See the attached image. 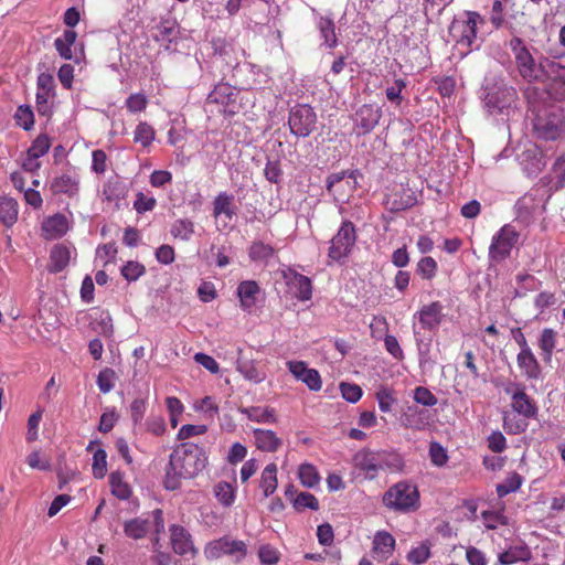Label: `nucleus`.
Returning a JSON list of instances; mask_svg holds the SVG:
<instances>
[{
  "label": "nucleus",
  "mask_w": 565,
  "mask_h": 565,
  "mask_svg": "<svg viewBox=\"0 0 565 565\" xmlns=\"http://www.w3.org/2000/svg\"><path fill=\"white\" fill-rule=\"evenodd\" d=\"M278 486L277 466L276 463H268L260 476L259 488L266 498L271 495Z\"/></svg>",
  "instance_id": "obj_36"
},
{
  "label": "nucleus",
  "mask_w": 565,
  "mask_h": 565,
  "mask_svg": "<svg viewBox=\"0 0 565 565\" xmlns=\"http://www.w3.org/2000/svg\"><path fill=\"white\" fill-rule=\"evenodd\" d=\"M235 93L232 86L227 84H218L207 96L209 104H217L223 106V111L235 102Z\"/></svg>",
  "instance_id": "obj_32"
},
{
  "label": "nucleus",
  "mask_w": 565,
  "mask_h": 565,
  "mask_svg": "<svg viewBox=\"0 0 565 565\" xmlns=\"http://www.w3.org/2000/svg\"><path fill=\"white\" fill-rule=\"evenodd\" d=\"M530 552L524 547L509 548L508 551L499 555V562L502 565L514 564L519 561H525L529 558Z\"/></svg>",
  "instance_id": "obj_52"
},
{
  "label": "nucleus",
  "mask_w": 565,
  "mask_h": 565,
  "mask_svg": "<svg viewBox=\"0 0 565 565\" xmlns=\"http://www.w3.org/2000/svg\"><path fill=\"white\" fill-rule=\"evenodd\" d=\"M41 231L45 239L60 238L68 231V221L65 215L56 213L42 222Z\"/></svg>",
  "instance_id": "obj_23"
},
{
  "label": "nucleus",
  "mask_w": 565,
  "mask_h": 565,
  "mask_svg": "<svg viewBox=\"0 0 565 565\" xmlns=\"http://www.w3.org/2000/svg\"><path fill=\"white\" fill-rule=\"evenodd\" d=\"M395 537L387 531H377L372 543V556L379 562L390 558L395 550Z\"/></svg>",
  "instance_id": "obj_19"
},
{
  "label": "nucleus",
  "mask_w": 565,
  "mask_h": 565,
  "mask_svg": "<svg viewBox=\"0 0 565 565\" xmlns=\"http://www.w3.org/2000/svg\"><path fill=\"white\" fill-rule=\"evenodd\" d=\"M145 273H146L145 266L138 262H132V260L128 262L121 268V275L128 281H136Z\"/></svg>",
  "instance_id": "obj_58"
},
{
  "label": "nucleus",
  "mask_w": 565,
  "mask_h": 565,
  "mask_svg": "<svg viewBox=\"0 0 565 565\" xmlns=\"http://www.w3.org/2000/svg\"><path fill=\"white\" fill-rule=\"evenodd\" d=\"M413 334L416 343L418 364L420 370L431 372L437 364V360L431 355V338L423 334L418 329L417 324H413Z\"/></svg>",
  "instance_id": "obj_16"
},
{
  "label": "nucleus",
  "mask_w": 565,
  "mask_h": 565,
  "mask_svg": "<svg viewBox=\"0 0 565 565\" xmlns=\"http://www.w3.org/2000/svg\"><path fill=\"white\" fill-rule=\"evenodd\" d=\"M359 170H344L331 173L326 180L327 191L337 202H345L358 188Z\"/></svg>",
  "instance_id": "obj_6"
},
{
  "label": "nucleus",
  "mask_w": 565,
  "mask_h": 565,
  "mask_svg": "<svg viewBox=\"0 0 565 565\" xmlns=\"http://www.w3.org/2000/svg\"><path fill=\"white\" fill-rule=\"evenodd\" d=\"M516 100L518 93L511 86H500L494 90H490L484 98L486 107L492 115H510V111L516 106Z\"/></svg>",
  "instance_id": "obj_11"
},
{
  "label": "nucleus",
  "mask_w": 565,
  "mask_h": 565,
  "mask_svg": "<svg viewBox=\"0 0 565 565\" xmlns=\"http://www.w3.org/2000/svg\"><path fill=\"white\" fill-rule=\"evenodd\" d=\"M413 398L417 404L431 407L438 402L437 397L424 386H418L414 390Z\"/></svg>",
  "instance_id": "obj_59"
},
{
  "label": "nucleus",
  "mask_w": 565,
  "mask_h": 565,
  "mask_svg": "<svg viewBox=\"0 0 565 565\" xmlns=\"http://www.w3.org/2000/svg\"><path fill=\"white\" fill-rule=\"evenodd\" d=\"M154 129L146 121H141L137 125L134 132V141L141 143L143 147H148L154 140Z\"/></svg>",
  "instance_id": "obj_49"
},
{
  "label": "nucleus",
  "mask_w": 565,
  "mask_h": 565,
  "mask_svg": "<svg viewBox=\"0 0 565 565\" xmlns=\"http://www.w3.org/2000/svg\"><path fill=\"white\" fill-rule=\"evenodd\" d=\"M516 364L522 375L527 380H539L541 377L542 367L532 349L519 352L516 355Z\"/></svg>",
  "instance_id": "obj_24"
},
{
  "label": "nucleus",
  "mask_w": 565,
  "mask_h": 565,
  "mask_svg": "<svg viewBox=\"0 0 565 565\" xmlns=\"http://www.w3.org/2000/svg\"><path fill=\"white\" fill-rule=\"evenodd\" d=\"M376 401L379 403V408L383 413H388L392 409L393 404L396 402L395 397L393 396L392 390L382 386L376 392Z\"/></svg>",
  "instance_id": "obj_56"
},
{
  "label": "nucleus",
  "mask_w": 565,
  "mask_h": 565,
  "mask_svg": "<svg viewBox=\"0 0 565 565\" xmlns=\"http://www.w3.org/2000/svg\"><path fill=\"white\" fill-rule=\"evenodd\" d=\"M111 492L120 500L129 498L131 491L129 486L124 481L122 475L118 471L111 472L109 477Z\"/></svg>",
  "instance_id": "obj_45"
},
{
  "label": "nucleus",
  "mask_w": 565,
  "mask_h": 565,
  "mask_svg": "<svg viewBox=\"0 0 565 565\" xmlns=\"http://www.w3.org/2000/svg\"><path fill=\"white\" fill-rule=\"evenodd\" d=\"M316 124L317 115L311 106L300 104L290 109L288 125L296 137H308L316 129Z\"/></svg>",
  "instance_id": "obj_10"
},
{
  "label": "nucleus",
  "mask_w": 565,
  "mask_h": 565,
  "mask_svg": "<svg viewBox=\"0 0 565 565\" xmlns=\"http://www.w3.org/2000/svg\"><path fill=\"white\" fill-rule=\"evenodd\" d=\"M520 233L511 224L503 225L491 239L489 246V257L491 260L500 263L511 255L512 248L518 244Z\"/></svg>",
  "instance_id": "obj_8"
},
{
  "label": "nucleus",
  "mask_w": 565,
  "mask_h": 565,
  "mask_svg": "<svg viewBox=\"0 0 565 565\" xmlns=\"http://www.w3.org/2000/svg\"><path fill=\"white\" fill-rule=\"evenodd\" d=\"M274 255V248L262 242L254 243L249 250L253 260H268Z\"/></svg>",
  "instance_id": "obj_60"
},
{
  "label": "nucleus",
  "mask_w": 565,
  "mask_h": 565,
  "mask_svg": "<svg viewBox=\"0 0 565 565\" xmlns=\"http://www.w3.org/2000/svg\"><path fill=\"white\" fill-rule=\"evenodd\" d=\"M247 555V545L244 541L223 536L209 542L204 547V556L210 559H218L223 556L231 557L235 563H241Z\"/></svg>",
  "instance_id": "obj_5"
},
{
  "label": "nucleus",
  "mask_w": 565,
  "mask_h": 565,
  "mask_svg": "<svg viewBox=\"0 0 565 565\" xmlns=\"http://www.w3.org/2000/svg\"><path fill=\"white\" fill-rule=\"evenodd\" d=\"M533 132L536 138L545 141L564 139L565 109L553 105L539 110L533 120Z\"/></svg>",
  "instance_id": "obj_2"
},
{
  "label": "nucleus",
  "mask_w": 565,
  "mask_h": 565,
  "mask_svg": "<svg viewBox=\"0 0 565 565\" xmlns=\"http://www.w3.org/2000/svg\"><path fill=\"white\" fill-rule=\"evenodd\" d=\"M523 482V478L518 472H511L502 483L497 486V493L500 498L511 492L518 491Z\"/></svg>",
  "instance_id": "obj_46"
},
{
  "label": "nucleus",
  "mask_w": 565,
  "mask_h": 565,
  "mask_svg": "<svg viewBox=\"0 0 565 565\" xmlns=\"http://www.w3.org/2000/svg\"><path fill=\"white\" fill-rule=\"evenodd\" d=\"M289 372L297 380L307 385L311 391L318 392L322 387V381L319 372L308 367L303 361H288L286 363Z\"/></svg>",
  "instance_id": "obj_15"
},
{
  "label": "nucleus",
  "mask_w": 565,
  "mask_h": 565,
  "mask_svg": "<svg viewBox=\"0 0 565 565\" xmlns=\"http://www.w3.org/2000/svg\"><path fill=\"white\" fill-rule=\"evenodd\" d=\"M557 332L551 328H544L539 337L537 344L542 351L543 361L550 363L553 351L556 348Z\"/></svg>",
  "instance_id": "obj_33"
},
{
  "label": "nucleus",
  "mask_w": 565,
  "mask_h": 565,
  "mask_svg": "<svg viewBox=\"0 0 565 565\" xmlns=\"http://www.w3.org/2000/svg\"><path fill=\"white\" fill-rule=\"evenodd\" d=\"M97 385L100 392L109 393L115 386V372L110 369L100 371L97 376Z\"/></svg>",
  "instance_id": "obj_63"
},
{
  "label": "nucleus",
  "mask_w": 565,
  "mask_h": 565,
  "mask_svg": "<svg viewBox=\"0 0 565 565\" xmlns=\"http://www.w3.org/2000/svg\"><path fill=\"white\" fill-rule=\"evenodd\" d=\"M149 531V523L142 519H132L125 523L124 532L125 534L134 540H139L146 536Z\"/></svg>",
  "instance_id": "obj_43"
},
{
  "label": "nucleus",
  "mask_w": 565,
  "mask_h": 565,
  "mask_svg": "<svg viewBox=\"0 0 565 565\" xmlns=\"http://www.w3.org/2000/svg\"><path fill=\"white\" fill-rule=\"evenodd\" d=\"M147 105H148V99L141 93L131 94L126 99V107L132 114L143 111L147 108Z\"/></svg>",
  "instance_id": "obj_62"
},
{
  "label": "nucleus",
  "mask_w": 565,
  "mask_h": 565,
  "mask_svg": "<svg viewBox=\"0 0 565 565\" xmlns=\"http://www.w3.org/2000/svg\"><path fill=\"white\" fill-rule=\"evenodd\" d=\"M355 242L354 224L351 221H343L337 234L330 241L328 257L332 262H343L351 254Z\"/></svg>",
  "instance_id": "obj_7"
},
{
  "label": "nucleus",
  "mask_w": 565,
  "mask_h": 565,
  "mask_svg": "<svg viewBox=\"0 0 565 565\" xmlns=\"http://www.w3.org/2000/svg\"><path fill=\"white\" fill-rule=\"evenodd\" d=\"M214 494L224 507H231L234 503L235 489L228 482L221 481L215 484Z\"/></svg>",
  "instance_id": "obj_48"
},
{
  "label": "nucleus",
  "mask_w": 565,
  "mask_h": 565,
  "mask_svg": "<svg viewBox=\"0 0 565 565\" xmlns=\"http://www.w3.org/2000/svg\"><path fill=\"white\" fill-rule=\"evenodd\" d=\"M55 93L36 90L35 106L40 116L50 118L54 109Z\"/></svg>",
  "instance_id": "obj_39"
},
{
  "label": "nucleus",
  "mask_w": 565,
  "mask_h": 565,
  "mask_svg": "<svg viewBox=\"0 0 565 565\" xmlns=\"http://www.w3.org/2000/svg\"><path fill=\"white\" fill-rule=\"evenodd\" d=\"M551 183L556 190L565 188V151L556 157L552 166Z\"/></svg>",
  "instance_id": "obj_41"
},
{
  "label": "nucleus",
  "mask_w": 565,
  "mask_h": 565,
  "mask_svg": "<svg viewBox=\"0 0 565 565\" xmlns=\"http://www.w3.org/2000/svg\"><path fill=\"white\" fill-rule=\"evenodd\" d=\"M194 233V224L188 218L177 220L171 227V234L175 238L189 241Z\"/></svg>",
  "instance_id": "obj_50"
},
{
  "label": "nucleus",
  "mask_w": 565,
  "mask_h": 565,
  "mask_svg": "<svg viewBox=\"0 0 565 565\" xmlns=\"http://www.w3.org/2000/svg\"><path fill=\"white\" fill-rule=\"evenodd\" d=\"M79 175L75 171L63 172L56 175L51 183V190L55 194H65L71 198L76 196L79 192Z\"/></svg>",
  "instance_id": "obj_20"
},
{
  "label": "nucleus",
  "mask_w": 565,
  "mask_h": 565,
  "mask_svg": "<svg viewBox=\"0 0 565 565\" xmlns=\"http://www.w3.org/2000/svg\"><path fill=\"white\" fill-rule=\"evenodd\" d=\"M481 20L477 12H465L463 15L454 19L448 33L449 36L460 45L471 46L477 38V23Z\"/></svg>",
  "instance_id": "obj_9"
},
{
  "label": "nucleus",
  "mask_w": 565,
  "mask_h": 565,
  "mask_svg": "<svg viewBox=\"0 0 565 565\" xmlns=\"http://www.w3.org/2000/svg\"><path fill=\"white\" fill-rule=\"evenodd\" d=\"M207 456L202 447L193 443L180 444L170 455L164 480L166 488L178 489L181 479L194 478L205 468Z\"/></svg>",
  "instance_id": "obj_1"
},
{
  "label": "nucleus",
  "mask_w": 565,
  "mask_h": 565,
  "mask_svg": "<svg viewBox=\"0 0 565 565\" xmlns=\"http://www.w3.org/2000/svg\"><path fill=\"white\" fill-rule=\"evenodd\" d=\"M417 273L424 279H431L437 273V263L433 257H424L417 264Z\"/></svg>",
  "instance_id": "obj_61"
},
{
  "label": "nucleus",
  "mask_w": 565,
  "mask_h": 565,
  "mask_svg": "<svg viewBox=\"0 0 565 565\" xmlns=\"http://www.w3.org/2000/svg\"><path fill=\"white\" fill-rule=\"evenodd\" d=\"M93 475L95 478L102 479L107 473V454L104 449H97L93 455Z\"/></svg>",
  "instance_id": "obj_53"
},
{
  "label": "nucleus",
  "mask_w": 565,
  "mask_h": 565,
  "mask_svg": "<svg viewBox=\"0 0 565 565\" xmlns=\"http://www.w3.org/2000/svg\"><path fill=\"white\" fill-rule=\"evenodd\" d=\"M236 370L245 380L253 383H260L266 379V374L260 372L253 361L237 360Z\"/></svg>",
  "instance_id": "obj_38"
},
{
  "label": "nucleus",
  "mask_w": 565,
  "mask_h": 565,
  "mask_svg": "<svg viewBox=\"0 0 565 565\" xmlns=\"http://www.w3.org/2000/svg\"><path fill=\"white\" fill-rule=\"evenodd\" d=\"M284 278L297 299L306 301L311 298L312 285L307 276L288 268L284 271Z\"/></svg>",
  "instance_id": "obj_18"
},
{
  "label": "nucleus",
  "mask_w": 565,
  "mask_h": 565,
  "mask_svg": "<svg viewBox=\"0 0 565 565\" xmlns=\"http://www.w3.org/2000/svg\"><path fill=\"white\" fill-rule=\"evenodd\" d=\"M252 434L254 437V444L260 451L275 452L282 445L281 438L270 429L255 428Z\"/></svg>",
  "instance_id": "obj_26"
},
{
  "label": "nucleus",
  "mask_w": 565,
  "mask_h": 565,
  "mask_svg": "<svg viewBox=\"0 0 565 565\" xmlns=\"http://www.w3.org/2000/svg\"><path fill=\"white\" fill-rule=\"evenodd\" d=\"M222 215L230 221L235 215L234 195L227 192H220L213 201V216L217 218Z\"/></svg>",
  "instance_id": "obj_31"
},
{
  "label": "nucleus",
  "mask_w": 565,
  "mask_h": 565,
  "mask_svg": "<svg viewBox=\"0 0 565 565\" xmlns=\"http://www.w3.org/2000/svg\"><path fill=\"white\" fill-rule=\"evenodd\" d=\"M19 215V204L10 196L0 195V223L6 227H11Z\"/></svg>",
  "instance_id": "obj_30"
},
{
  "label": "nucleus",
  "mask_w": 565,
  "mask_h": 565,
  "mask_svg": "<svg viewBox=\"0 0 565 565\" xmlns=\"http://www.w3.org/2000/svg\"><path fill=\"white\" fill-rule=\"evenodd\" d=\"M300 483L309 489L316 488L320 483V475L317 468L311 463H302L298 469Z\"/></svg>",
  "instance_id": "obj_40"
},
{
  "label": "nucleus",
  "mask_w": 565,
  "mask_h": 565,
  "mask_svg": "<svg viewBox=\"0 0 565 565\" xmlns=\"http://www.w3.org/2000/svg\"><path fill=\"white\" fill-rule=\"evenodd\" d=\"M242 413L246 415L249 420L262 423V424H275L277 423V416L275 409L271 407L252 406L242 409Z\"/></svg>",
  "instance_id": "obj_34"
},
{
  "label": "nucleus",
  "mask_w": 565,
  "mask_h": 565,
  "mask_svg": "<svg viewBox=\"0 0 565 565\" xmlns=\"http://www.w3.org/2000/svg\"><path fill=\"white\" fill-rule=\"evenodd\" d=\"M340 391L342 397L350 403L359 402L363 394L362 388L358 384L352 383H341Z\"/></svg>",
  "instance_id": "obj_64"
},
{
  "label": "nucleus",
  "mask_w": 565,
  "mask_h": 565,
  "mask_svg": "<svg viewBox=\"0 0 565 565\" xmlns=\"http://www.w3.org/2000/svg\"><path fill=\"white\" fill-rule=\"evenodd\" d=\"M259 294V286L254 280L242 281L237 287V296L241 301V307L244 310H250L257 300Z\"/></svg>",
  "instance_id": "obj_29"
},
{
  "label": "nucleus",
  "mask_w": 565,
  "mask_h": 565,
  "mask_svg": "<svg viewBox=\"0 0 565 565\" xmlns=\"http://www.w3.org/2000/svg\"><path fill=\"white\" fill-rule=\"evenodd\" d=\"M429 458L434 466L444 467L448 461L447 450L437 441L429 445Z\"/></svg>",
  "instance_id": "obj_54"
},
{
  "label": "nucleus",
  "mask_w": 565,
  "mask_h": 565,
  "mask_svg": "<svg viewBox=\"0 0 565 565\" xmlns=\"http://www.w3.org/2000/svg\"><path fill=\"white\" fill-rule=\"evenodd\" d=\"M509 46L514 54L520 75L530 83L542 82V73L545 61L536 64L523 40L518 36H513L510 40Z\"/></svg>",
  "instance_id": "obj_4"
},
{
  "label": "nucleus",
  "mask_w": 565,
  "mask_h": 565,
  "mask_svg": "<svg viewBox=\"0 0 565 565\" xmlns=\"http://www.w3.org/2000/svg\"><path fill=\"white\" fill-rule=\"evenodd\" d=\"M522 164L529 177H535L544 169L545 161L541 152L529 150L523 153Z\"/></svg>",
  "instance_id": "obj_37"
},
{
  "label": "nucleus",
  "mask_w": 565,
  "mask_h": 565,
  "mask_svg": "<svg viewBox=\"0 0 565 565\" xmlns=\"http://www.w3.org/2000/svg\"><path fill=\"white\" fill-rule=\"evenodd\" d=\"M292 505L297 511H303L306 509L318 510V499L309 492H300L292 500Z\"/></svg>",
  "instance_id": "obj_51"
},
{
  "label": "nucleus",
  "mask_w": 565,
  "mask_h": 565,
  "mask_svg": "<svg viewBox=\"0 0 565 565\" xmlns=\"http://www.w3.org/2000/svg\"><path fill=\"white\" fill-rule=\"evenodd\" d=\"M430 556V548L427 544L423 543L413 547L408 554L407 559L414 565L424 564Z\"/></svg>",
  "instance_id": "obj_57"
},
{
  "label": "nucleus",
  "mask_w": 565,
  "mask_h": 565,
  "mask_svg": "<svg viewBox=\"0 0 565 565\" xmlns=\"http://www.w3.org/2000/svg\"><path fill=\"white\" fill-rule=\"evenodd\" d=\"M354 467L365 473V478L373 480L384 467L390 463L384 459V454L370 451L366 449L358 451L353 457Z\"/></svg>",
  "instance_id": "obj_12"
},
{
  "label": "nucleus",
  "mask_w": 565,
  "mask_h": 565,
  "mask_svg": "<svg viewBox=\"0 0 565 565\" xmlns=\"http://www.w3.org/2000/svg\"><path fill=\"white\" fill-rule=\"evenodd\" d=\"M76 39V32L72 29H68L65 30L61 36L54 40V46L62 58H73L72 46L75 44Z\"/></svg>",
  "instance_id": "obj_35"
},
{
  "label": "nucleus",
  "mask_w": 565,
  "mask_h": 565,
  "mask_svg": "<svg viewBox=\"0 0 565 565\" xmlns=\"http://www.w3.org/2000/svg\"><path fill=\"white\" fill-rule=\"evenodd\" d=\"M157 200L152 195L145 194L143 192H138L136 194V200L134 202V209L139 214H143L146 212H150L156 207Z\"/></svg>",
  "instance_id": "obj_55"
},
{
  "label": "nucleus",
  "mask_w": 565,
  "mask_h": 565,
  "mask_svg": "<svg viewBox=\"0 0 565 565\" xmlns=\"http://www.w3.org/2000/svg\"><path fill=\"white\" fill-rule=\"evenodd\" d=\"M180 28L174 20H164L157 26V33L154 38L160 42L167 50L170 45L179 39Z\"/></svg>",
  "instance_id": "obj_28"
},
{
  "label": "nucleus",
  "mask_w": 565,
  "mask_h": 565,
  "mask_svg": "<svg viewBox=\"0 0 565 565\" xmlns=\"http://www.w3.org/2000/svg\"><path fill=\"white\" fill-rule=\"evenodd\" d=\"M419 491L416 484L409 481H399L391 486L383 495V504L388 510L411 513L420 505Z\"/></svg>",
  "instance_id": "obj_3"
},
{
  "label": "nucleus",
  "mask_w": 565,
  "mask_h": 565,
  "mask_svg": "<svg viewBox=\"0 0 565 565\" xmlns=\"http://www.w3.org/2000/svg\"><path fill=\"white\" fill-rule=\"evenodd\" d=\"M413 318L418 321L417 329L420 332L422 330L435 331L445 318L444 305L440 301H431L420 307Z\"/></svg>",
  "instance_id": "obj_13"
},
{
  "label": "nucleus",
  "mask_w": 565,
  "mask_h": 565,
  "mask_svg": "<svg viewBox=\"0 0 565 565\" xmlns=\"http://www.w3.org/2000/svg\"><path fill=\"white\" fill-rule=\"evenodd\" d=\"M15 124L29 131L34 127V113L30 105H20L14 114Z\"/></svg>",
  "instance_id": "obj_44"
},
{
  "label": "nucleus",
  "mask_w": 565,
  "mask_h": 565,
  "mask_svg": "<svg viewBox=\"0 0 565 565\" xmlns=\"http://www.w3.org/2000/svg\"><path fill=\"white\" fill-rule=\"evenodd\" d=\"M542 81L547 82L550 94L557 99H565V66L550 60H545Z\"/></svg>",
  "instance_id": "obj_14"
},
{
  "label": "nucleus",
  "mask_w": 565,
  "mask_h": 565,
  "mask_svg": "<svg viewBox=\"0 0 565 565\" xmlns=\"http://www.w3.org/2000/svg\"><path fill=\"white\" fill-rule=\"evenodd\" d=\"M382 117V110L377 106L365 104L355 113V126L361 134H369L379 124Z\"/></svg>",
  "instance_id": "obj_21"
},
{
  "label": "nucleus",
  "mask_w": 565,
  "mask_h": 565,
  "mask_svg": "<svg viewBox=\"0 0 565 565\" xmlns=\"http://www.w3.org/2000/svg\"><path fill=\"white\" fill-rule=\"evenodd\" d=\"M72 249L65 244H56L50 253L49 270L51 273L62 271L70 263Z\"/></svg>",
  "instance_id": "obj_27"
},
{
  "label": "nucleus",
  "mask_w": 565,
  "mask_h": 565,
  "mask_svg": "<svg viewBox=\"0 0 565 565\" xmlns=\"http://www.w3.org/2000/svg\"><path fill=\"white\" fill-rule=\"evenodd\" d=\"M170 540L173 551L179 555L195 554L191 534L181 525L173 524L170 526Z\"/></svg>",
  "instance_id": "obj_22"
},
{
  "label": "nucleus",
  "mask_w": 565,
  "mask_h": 565,
  "mask_svg": "<svg viewBox=\"0 0 565 565\" xmlns=\"http://www.w3.org/2000/svg\"><path fill=\"white\" fill-rule=\"evenodd\" d=\"M401 422L406 428L423 430L429 423V414L428 411L422 409L418 406H407L401 416Z\"/></svg>",
  "instance_id": "obj_25"
},
{
  "label": "nucleus",
  "mask_w": 565,
  "mask_h": 565,
  "mask_svg": "<svg viewBox=\"0 0 565 565\" xmlns=\"http://www.w3.org/2000/svg\"><path fill=\"white\" fill-rule=\"evenodd\" d=\"M52 146L51 138L46 134H40L31 143L28 153L33 158H41L46 154Z\"/></svg>",
  "instance_id": "obj_47"
},
{
  "label": "nucleus",
  "mask_w": 565,
  "mask_h": 565,
  "mask_svg": "<svg viewBox=\"0 0 565 565\" xmlns=\"http://www.w3.org/2000/svg\"><path fill=\"white\" fill-rule=\"evenodd\" d=\"M317 25L320 31L321 38L323 39V43L328 47H334L338 43V40L334 32V23L332 19L328 17H320Z\"/></svg>",
  "instance_id": "obj_42"
},
{
  "label": "nucleus",
  "mask_w": 565,
  "mask_h": 565,
  "mask_svg": "<svg viewBox=\"0 0 565 565\" xmlns=\"http://www.w3.org/2000/svg\"><path fill=\"white\" fill-rule=\"evenodd\" d=\"M505 393L511 395L512 408L525 418H532L536 415V407L533 401L525 394L524 390L516 384H511L504 388Z\"/></svg>",
  "instance_id": "obj_17"
}]
</instances>
